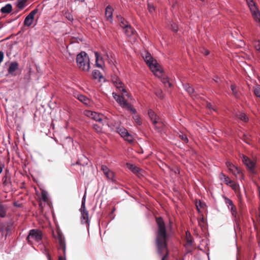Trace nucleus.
Listing matches in <instances>:
<instances>
[{
    "label": "nucleus",
    "mask_w": 260,
    "mask_h": 260,
    "mask_svg": "<svg viewBox=\"0 0 260 260\" xmlns=\"http://www.w3.org/2000/svg\"><path fill=\"white\" fill-rule=\"evenodd\" d=\"M156 222L158 226L156 233V243L158 253L159 254H162V252L166 251V253L162 257L161 260H168V251L167 241L169 239V235L166 232V228L162 218H156Z\"/></svg>",
    "instance_id": "f257e3e1"
},
{
    "label": "nucleus",
    "mask_w": 260,
    "mask_h": 260,
    "mask_svg": "<svg viewBox=\"0 0 260 260\" xmlns=\"http://www.w3.org/2000/svg\"><path fill=\"white\" fill-rule=\"evenodd\" d=\"M113 82L116 88L118 89L119 91L121 92V96L115 92H113L112 94L114 99L122 108L126 109L131 111L132 112L135 113L136 112L135 109L131 104L128 103L125 99L126 96H127L128 99H131V98L129 94L124 88L123 84L121 82L120 79L117 78H113Z\"/></svg>",
    "instance_id": "f03ea898"
},
{
    "label": "nucleus",
    "mask_w": 260,
    "mask_h": 260,
    "mask_svg": "<svg viewBox=\"0 0 260 260\" xmlns=\"http://www.w3.org/2000/svg\"><path fill=\"white\" fill-rule=\"evenodd\" d=\"M143 57L145 61L149 67L150 70L154 73V74L158 77H161L162 74L160 66L157 63L156 61L153 59L150 54L147 52H145L143 54Z\"/></svg>",
    "instance_id": "7ed1b4c3"
},
{
    "label": "nucleus",
    "mask_w": 260,
    "mask_h": 260,
    "mask_svg": "<svg viewBox=\"0 0 260 260\" xmlns=\"http://www.w3.org/2000/svg\"><path fill=\"white\" fill-rule=\"evenodd\" d=\"M76 62L78 68L82 71L88 72L90 69L89 58L85 52H81L77 55Z\"/></svg>",
    "instance_id": "20e7f679"
},
{
    "label": "nucleus",
    "mask_w": 260,
    "mask_h": 260,
    "mask_svg": "<svg viewBox=\"0 0 260 260\" xmlns=\"http://www.w3.org/2000/svg\"><path fill=\"white\" fill-rule=\"evenodd\" d=\"M148 114L154 126L160 132L164 126L163 122L151 109L148 111Z\"/></svg>",
    "instance_id": "39448f33"
},
{
    "label": "nucleus",
    "mask_w": 260,
    "mask_h": 260,
    "mask_svg": "<svg viewBox=\"0 0 260 260\" xmlns=\"http://www.w3.org/2000/svg\"><path fill=\"white\" fill-rule=\"evenodd\" d=\"M42 239V233L41 231L38 229H32L29 231L26 239L28 243H32L33 242H40Z\"/></svg>",
    "instance_id": "423d86ee"
},
{
    "label": "nucleus",
    "mask_w": 260,
    "mask_h": 260,
    "mask_svg": "<svg viewBox=\"0 0 260 260\" xmlns=\"http://www.w3.org/2000/svg\"><path fill=\"white\" fill-rule=\"evenodd\" d=\"M226 167L229 171L232 173L235 176L241 180L244 179V175L241 170L236 166L233 164L230 161L226 163Z\"/></svg>",
    "instance_id": "0eeeda50"
},
{
    "label": "nucleus",
    "mask_w": 260,
    "mask_h": 260,
    "mask_svg": "<svg viewBox=\"0 0 260 260\" xmlns=\"http://www.w3.org/2000/svg\"><path fill=\"white\" fill-rule=\"evenodd\" d=\"M117 133L122 137L124 140L127 141L129 143H132L134 140L133 137L130 135L126 129L123 126H119L117 129Z\"/></svg>",
    "instance_id": "6e6552de"
},
{
    "label": "nucleus",
    "mask_w": 260,
    "mask_h": 260,
    "mask_svg": "<svg viewBox=\"0 0 260 260\" xmlns=\"http://www.w3.org/2000/svg\"><path fill=\"white\" fill-rule=\"evenodd\" d=\"M242 160L243 162L247 167L249 170L252 173H254V168L255 166V161L250 159L248 157L244 155L242 156Z\"/></svg>",
    "instance_id": "1a4fd4ad"
},
{
    "label": "nucleus",
    "mask_w": 260,
    "mask_h": 260,
    "mask_svg": "<svg viewBox=\"0 0 260 260\" xmlns=\"http://www.w3.org/2000/svg\"><path fill=\"white\" fill-rule=\"evenodd\" d=\"M242 160L243 162L247 167L249 170L252 173H254V168L255 166V161L250 159L248 157L244 155L242 156Z\"/></svg>",
    "instance_id": "9d476101"
},
{
    "label": "nucleus",
    "mask_w": 260,
    "mask_h": 260,
    "mask_svg": "<svg viewBox=\"0 0 260 260\" xmlns=\"http://www.w3.org/2000/svg\"><path fill=\"white\" fill-rule=\"evenodd\" d=\"M56 239L58 241L59 244V249L62 250L64 255H65L66 247L65 239L62 234L59 232H58Z\"/></svg>",
    "instance_id": "9b49d317"
},
{
    "label": "nucleus",
    "mask_w": 260,
    "mask_h": 260,
    "mask_svg": "<svg viewBox=\"0 0 260 260\" xmlns=\"http://www.w3.org/2000/svg\"><path fill=\"white\" fill-rule=\"evenodd\" d=\"M249 8L254 20L256 22L260 23V12L256 7L255 5Z\"/></svg>",
    "instance_id": "f8f14e48"
},
{
    "label": "nucleus",
    "mask_w": 260,
    "mask_h": 260,
    "mask_svg": "<svg viewBox=\"0 0 260 260\" xmlns=\"http://www.w3.org/2000/svg\"><path fill=\"white\" fill-rule=\"evenodd\" d=\"M85 114L96 121L99 122H102V121L101 115L95 112L87 110L85 111Z\"/></svg>",
    "instance_id": "ddd939ff"
},
{
    "label": "nucleus",
    "mask_w": 260,
    "mask_h": 260,
    "mask_svg": "<svg viewBox=\"0 0 260 260\" xmlns=\"http://www.w3.org/2000/svg\"><path fill=\"white\" fill-rule=\"evenodd\" d=\"M80 210L81 214V221L82 223H87L88 222V212L86 210V208L85 207L84 209L81 208Z\"/></svg>",
    "instance_id": "4468645a"
},
{
    "label": "nucleus",
    "mask_w": 260,
    "mask_h": 260,
    "mask_svg": "<svg viewBox=\"0 0 260 260\" xmlns=\"http://www.w3.org/2000/svg\"><path fill=\"white\" fill-rule=\"evenodd\" d=\"M18 68V63L16 61L11 62L10 64L8 72L9 74L12 76H15V71Z\"/></svg>",
    "instance_id": "2eb2a0df"
},
{
    "label": "nucleus",
    "mask_w": 260,
    "mask_h": 260,
    "mask_svg": "<svg viewBox=\"0 0 260 260\" xmlns=\"http://www.w3.org/2000/svg\"><path fill=\"white\" fill-rule=\"evenodd\" d=\"M101 170L103 171L104 174L106 176L108 179L111 180L113 179L114 177L113 173L110 171L107 166L102 165L101 166Z\"/></svg>",
    "instance_id": "dca6fc26"
},
{
    "label": "nucleus",
    "mask_w": 260,
    "mask_h": 260,
    "mask_svg": "<svg viewBox=\"0 0 260 260\" xmlns=\"http://www.w3.org/2000/svg\"><path fill=\"white\" fill-rule=\"evenodd\" d=\"M113 11V8L110 6H107L106 8V11H105L106 17L107 20L110 22H112L113 21V18H112Z\"/></svg>",
    "instance_id": "f3484780"
},
{
    "label": "nucleus",
    "mask_w": 260,
    "mask_h": 260,
    "mask_svg": "<svg viewBox=\"0 0 260 260\" xmlns=\"http://www.w3.org/2000/svg\"><path fill=\"white\" fill-rule=\"evenodd\" d=\"M229 185L235 191V192L237 194L239 200L240 201V202H241L242 194L240 191L239 185H237L234 181H232V183H231Z\"/></svg>",
    "instance_id": "a211bd4d"
},
{
    "label": "nucleus",
    "mask_w": 260,
    "mask_h": 260,
    "mask_svg": "<svg viewBox=\"0 0 260 260\" xmlns=\"http://www.w3.org/2000/svg\"><path fill=\"white\" fill-rule=\"evenodd\" d=\"M8 209V206L0 201V218L6 217Z\"/></svg>",
    "instance_id": "6ab92c4d"
},
{
    "label": "nucleus",
    "mask_w": 260,
    "mask_h": 260,
    "mask_svg": "<svg viewBox=\"0 0 260 260\" xmlns=\"http://www.w3.org/2000/svg\"><path fill=\"white\" fill-rule=\"evenodd\" d=\"M95 56L96 58L95 60V64L96 66L99 68H102L103 63H104V61L102 57L97 52H95Z\"/></svg>",
    "instance_id": "aec40b11"
},
{
    "label": "nucleus",
    "mask_w": 260,
    "mask_h": 260,
    "mask_svg": "<svg viewBox=\"0 0 260 260\" xmlns=\"http://www.w3.org/2000/svg\"><path fill=\"white\" fill-rule=\"evenodd\" d=\"M183 86L184 89L191 96H193L194 95V89L189 84L186 83L184 84Z\"/></svg>",
    "instance_id": "412c9836"
},
{
    "label": "nucleus",
    "mask_w": 260,
    "mask_h": 260,
    "mask_svg": "<svg viewBox=\"0 0 260 260\" xmlns=\"http://www.w3.org/2000/svg\"><path fill=\"white\" fill-rule=\"evenodd\" d=\"M123 29L125 30L126 35L128 37H131L135 32V30L128 24L125 27H124Z\"/></svg>",
    "instance_id": "4be33fe9"
},
{
    "label": "nucleus",
    "mask_w": 260,
    "mask_h": 260,
    "mask_svg": "<svg viewBox=\"0 0 260 260\" xmlns=\"http://www.w3.org/2000/svg\"><path fill=\"white\" fill-rule=\"evenodd\" d=\"M229 209L230 210L232 216L234 217V219H235L236 222L238 223V220H239V217H237V212L236 206L234 205V206L230 207V208H229Z\"/></svg>",
    "instance_id": "5701e85b"
},
{
    "label": "nucleus",
    "mask_w": 260,
    "mask_h": 260,
    "mask_svg": "<svg viewBox=\"0 0 260 260\" xmlns=\"http://www.w3.org/2000/svg\"><path fill=\"white\" fill-rule=\"evenodd\" d=\"M34 20V18H33L28 15L25 17V18L24 19V25L27 26H30L32 24Z\"/></svg>",
    "instance_id": "b1692460"
},
{
    "label": "nucleus",
    "mask_w": 260,
    "mask_h": 260,
    "mask_svg": "<svg viewBox=\"0 0 260 260\" xmlns=\"http://www.w3.org/2000/svg\"><path fill=\"white\" fill-rule=\"evenodd\" d=\"M219 178L220 180H222L223 182L226 185H229L231 183H232L233 181L223 174H220L219 175Z\"/></svg>",
    "instance_id": "393cba45"
},
{
    "label": "nucleus",
    "mask_w": 260,
    "mask_h": 260,
    "mask_svg": "<svg viewBox=\"0 0 260 260\" xmlns=\"http://www.w3.org/2000/svg\"><path fill=\"white\" fill-rule=\"evenodd\" d=\"M12 9V7L11 4H7L5 6L2 7L1 11L2 13H9L11 12Z\"/></svg>",
    "instance_id": "a878e982"
},
{
    "label": "nucleus",
    "mask_w": 260,
    "mask_h": 260,
    "mask_svg": "<svg viewBox=\"0 0 260 260\" xmlns=\"http://www.w3.org/2000/svg\"><path fill=\"white\" fill-rule=\"evenodd\" d=\"M126 166L128 169L131 170L135 174H137L139 171V169L133 164L127 163Z\"/></svg>",
    "instance_id": "bb28decb"
},
{
    "label": "nucleus",
    "mask_w": 260,
    "mask_h": 260,
    "mask_svg": "<svg viewBox=\"0 0 260 260\" xmlns=\"http://www.w3.org/2000/svg\"><path fill=\"white\" fill-rule=\"evenodd\" d=\"M117 17L118 20L120 23V25L121 27H122L123 28L124 27H125V26L128 25V23L125 21L124 18H123L122 16H117Z\"/></svg>",
    "instance_id": "cd10ccee"
},
{
    "label": "nucleus",
    "mask_w": 260,
    "mask_h": 260,
    "mask_svg": "<svg viewBox=\"0 0 260 260\" xmlns=\"http://www.w3.org/2000/svg\"><path fill=\"white\" fill-rule=\"evenodd\" d=\"M237 117L240 119V120H242L244 122H247L248 121V118L247 116L244 113L242 112H239L237 114Z\"/></svg>",
    "instance_id": "c85d7f7f"
},
{
    "label": "nucleus",
    "mask_w": 260,
    "mask_h": 260,
    "mask_svg": "<svg viewBox=\"0 0 260 260\" xmlns=\"http://www.w3.org/2000/svg\"><path fill=\"white\" fill-rule=\"evenodd\" d=\"M77 98L80 102H81L82 103H84L85 105H88L89 102V99L84 95L79 94L78 95Z\"/></svg>",
    "instance_id": "c756f323"
},
{
    "label": "nucleus",
    "mask_w": 260,
    "mask_h": 260,
    "mask_svg": "<svg viewBox=\"0 0 260 260\" xmlns=\"http://www.w3.org/2000/svg\"><path fill=\"white\" fill-rule=\"evenodd\" d=\"M196 206L199 212H200V209L204 208L206 205L205 203L202 202L201 201H197Z\"/></svg>",
    "instance_id": "7c9ffc66"
},
{
    "label": "nucleus",
    "mask_w": 260,
    "mask_h": 260,
    "mask_svg": "<svg viewBox=\"0 0 260 260\" xmlns=\"http://www.w3.org/2000/svg\"><path fill=\"white\" fill-rule=\"evenodd\" d=\"M41 198L45 202L48 201V192L44 190L41 191Z\"/></svg>",
    "instance_id": "2f4dec72"
},
{
    "label": "nucleus",
    "mask_w": 260,
    "mask_h": 260,
    "mask_svg": "<svg viewBox=\"0 0 260 260\" xmlns=\"http://www.w3.org/2000/svg\"><path fill=\"white\" fill-rule=\"evenodd\" d=\"M231 90L233 92V94L236 96V97H238L239 96V93H238V89H237V86L235 85H232L231 86Z\"/></svg>",
    "instance_id": "473e14b6"
},
{
    "label": "nucleus",
    "mask_w": 260,
    "mask_h": 260,
    "mask_svg": "<svg viewBox=\"0 0 260 260\" xmlns=\"http://www.w3.org/2000/svg\"><path fill=\"white\" fill-rule=\"evenodd\" d=\"M224 198L225 203L229 208H230V207L234 206L233 202L231 200H230V199H229L226 197H224Z\"/></svg>",
    "instance_id": "72a5a7b5"
},
{
    "label": "nucleus",
    "mask_w": 260,
    "mask_h": 260,
    "mask_svg": "<svg viewBox=\"0 0 260 260\" xmlns=\"http://www.w3.org/2000/svg\"><path fill=\"white\" fill-rule=\"evenodd\" d=\"M3 184L4 186L8 185L10 181V178L6 175L3 178Z\"/></svg>",
    "instance_id": "f704fd0d"
},
{
    "label": "nucleus",
    "mask_w": 260,
    "mask_h": 260,
    "mask_svg": "<svg viewBox=\"0 0 260 260\" xmlns=\"http://www.w3.org/2000/svg\"><path fill=\"white\" fill-rule=\"evenodd\" d=\"M25 3L26 0H19L17 2V7L20 9H22L24 7Z\"/></svg>",
    "instance_id": "c9c22d12"
},
{
    "label": "nucleus",
    "mask_w": 260,
    "mask_h": 260,
    "mask_svg": "<svg viewBox=\"0 0 260 260\" xmlns=\"http://www.w3.org/2000/svg\"><path fill=\"white\" fill-rule=\"evenodd\" d=\"M92 75L95 79L100 78L101 76L100 71L96 70L92 72Z\"/></svg>",
    "instance_id": "e433bc0d"
},
{
    "label": "nucleus",
    "mask_w": 260,
    "mask_h": 260,
    "mask_svg": "<svg viewBox=\"0 0 260 260\" xmlns=\"http://www.w3.org/2000/svg\"><path fill=\"white\" fill-rule=\"evenodd\" d=\"M162 82L166 87H170L171 86L172 84L167 78H164L162 80Z\"/></svg>",
    "instance_id": "4c0bfd02"
},
{
    "label": "nucleus",
    "mask_w": 260,
    "mask_h": 260,
    "mask_svg": "<svg viewBox=\"0 0 260 260\" xmlns=\"http://www.w3.org/2000/svg\"><path fill=\"white\" fill-rule=\"evenodd\" d=\"M179 137L184 142L187 143L188 142V139L185 134L181 133L179 134Z\"/></svg>",
    "instance_id": "58836bf2"
},
{
    "label": "nucleus",
    "mask_w": 260,
    "mask_h": 260,
    "mask_svg": "<svg viewBox=\"0 0 260 260\" xmlns=\"http://www.w3.org/2000/svg\"><path fill=\"white\" fill-rule=\"evenodd\" d=\"M133 118L138 125H140L141 124V119L138 115L136 114L134 115Z\"/></svg>",
    "instance_id": "ea45409f"
},
{
    "label": "nucleus",
    "mask_w": 260,
    "mask_h": 260,
    "mask_svg": "<svg viewBox=\"0 0 260 260\" xmlns=\"http://www.w3.org/2000/svg\"><path fill=\"white\" fill-rule=\"evenodd\" d=\"M155 94L156 96L160 99L163 98L162 90L160 89H157L155 90Z\"/></svg>",
    "instance_id": "a19ab883"
},
{
    "label": "nucleus",
    "mask_w": 260,
    "mask_h": 260,
    "mask_svg": "<svg viewBox=\"0 0 260 260\" xmlns=\"http://www.w3.org/2000/svg\"><path fill=\"white\" fill-rule=\"evenodd\" d=\"M86 193L85 192L82 199L81 208H82V209H84L85 207Z\"/></svg>",
    "instance_id": "79ce46f5"
},
{
    "label": "nucleus",
    "mask_w": 260,
    "mask_h": 260,
    "mask_svg": "<svg viewBox=\"0 0 260 260\" xmlns=\"http://www.w3.org/2000/svg\"><path fill=\"white\" fill-rule=\"evenodd\" d=\"M64 16L69 21H72L73 20V17L70 12H66L64 14Z\"/></svg>",
    "instance_id": "37998d69"
},
{
    "label": "nucleus",
    "mask_w": 260,
    "mask_h": 260,
    "mask_svg": "<svg viewBox=\"0 0 260 260\" xmlns=\"http://www.w3.org/2000/svg\"><path fill=\"white\" fill-rule=\"evenodd\" d=\"M255 48L259 52H260V42L259 41H255L254 43Z\"/></svg>",
    "instance_id": "c03bdc74"
},
{
    "label": "nucleus",
    "mask_w": 260,
    "mask_h": 260,
    "mask_svg": "<svg viewBox=\"0 0 260 260\" xmlns=\"http://www.w3.org/2000/svg\"><path fill=\"white\" fill-rule=\"evenodd\" d=\"M255 95L260 98V88H257L254 89Z\"/></svg>",
    "instance_id": "a18cd8bd"
},
{
    "label": "nucleus",
    "mask_w": 260,
    "mask_h": 260,
    "mask_svg": "<svg viewBox=\"0 0 260 260\" xmlns=\"http://www.w3.org/2000/svg\"><path fill=\"white\" fill-rule=\"evenodd\" d=\"M148 8L149 11L150 13H152L155 10L154 7L152 5H151L150 4H148Z\"/></svg>",
    "instance_id": "49530a36"
},
{
    "label": "nucleus",
    "mask_w": 260,
    "mask_h": 260,
    "mask_svg": "<svg viewBox=\"0 0 260 260\" xmlns=\"http://www.w3.org/2000/svg\"><path fill=\"white\" fill-rule=\"evenodd\" d=\"M246 2H247L249 7L255 5V3L253 2V0H246Z\"/></svg>",
    "instance_id": "de8ad7c7"
},
{
    "label": "nucleus",
    "mask_w": 260,
    "mask_h": 260,
    "mask_svg": "<svg viewBox=\"0 0 260 260\" xmlns=\"http://www.w3.org/2000/svg\"><path fill=\"white\" fill-rule=\"evenodd\" d=\"M38 10L35 9L32 10L29 14L28 15L30 16L31 17L34 18L35 15L37 13Z\"/></svg>",
    "instance_id": "09e8293b"
},
{
    "label": "nucleus",
    "mask_w": 260,
    "mask_h": 260,
    "mask_svg": "<svg viewBox=\"0 0 260 260\" xmlns=\"http://www.w3.org/2000/svg\"><path fill=\"white\" fill-rule=\"evenodd\" d=\"M93 126L94 129L95 130H96L97 132H101V128L97 124H93Z\"/></svg>",
    "instance_id": "8fccbe9b"
},
{
    "label": "nucleus",
    "mask_w": 260,
    "mask_h": 260,
    "mask_svg": "<svg viewBox=\"0 0 260 260\" xmlns=\"http://www.w3.org/2000/svg\"><path fill=\"white\" fill-rule=\"evenodd\" d=\"M171 28L174 31H177L178 30L177 26L174 23L171 24Z\"/></svg>",
    "instance_id": "3c124183"
},
{
    "label": "nucleus",
    "mask_w": 260,
    "mask_h": 260,
    "mask_svg": "<svg viewBox=\"0 0 260 260\" xmlns=\"http://www.w3.org/2000/svg\"><path fill=\"white\" fill-rule=\"evenodd\" d=\"M4 59V53L2 51H0V63H1Z\"/></svg>",
    "instance_id": "603ef678"
},
{
    "label": "nucleus",
    "mask_w": 260,
    "mask_h": 260,
    "mask_svg": "<svg viewBox=\"0 0 260 260\" xmlns=\"http://www.w3.org/2000/svg\"><path fill=\"white\" fill-rule=\"evenodd\" d=\"M44 250L45 251L46 255H47L48 260H51L50 256L48 252L47 251V249L45 247H44Z\"/></svg>",
    "instance_id": "864d4df0"
},
{
    "label": "nucleus",
    "mask_w": 260,
    "mask_h": 260,
    "mask_svg": "<svg viewBox=\"0 0 260 260\" xmlns=\"http://www.w3.org/2000/svg\"><path fill=\"white\" fill-rule=\"evenodd\" d=\"M206 106L208 109L214 110L210 103H207Z\"/></svg>",
    "instance_id": "5fc2aeb1"
},
{
    "label": "nucleus",
    "mask_w": 260,
    "mask_h": 260,
    "mask_svg": "<svg viewBox=\"0 0 260 260\" xmlns=\"http://www.w3.org/2000/svg\"><path fill=\"white\" fill-rule=\"evenodd\" d=\"M3 167H4V165L2 164H0V174L3 171Z\"/></svg>",
    "instance_id": "6e6d98bb"
},
{
    "label": "nucleus",
    "mask_w": 260,
    "mask_h": 260,
    "mask_svg": "<svg viewBox=\"0 0 260 260\" xmlns=\"http://www.w3.org/2000/svg\"><path fill=\"white\" fill-rule=\"evenodd\" d=\"M214 80L215 81V82H218V80H219V78H218L217 77H215L214 78Z\"/></svg>",
    "instance_id": "4d7b16f0"
},
{
    "label": "nucleus",
    "mask_w": 260,
    "mask_h": 260,
    "mask_svg": "<svg viewBox=\"0 0 260 260\" xmlns=\"http://www.w3.org/2000/svg\"><path fill=\"white\" fill-rule=\"evenodd\" d=\"M59 260H66L65 257H63L62 256L59 257Z\"/></svg>",
    "instance_id": "13d9d810"
},
{
    "label": "nucleus",
    "mask_w": 260,
    "mask_h": 260,
    "mask_svg": "<svg viewBox=\"0 0 260 260\" xmlns=\"http://www.w3.org/2000/svg\"><path fill=\"white\" fill-rule=\"evenodd\" d=\"M209 54V51H208V50H206V51H205V55H208Z\"/></svg>",
    "instance_id": "bf43d9fd"
}]
</instances>
